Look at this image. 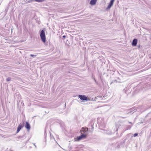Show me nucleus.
Returning a JSON list of instances; mask_svg holds the SVG:
<instances>
[{
	"instance_id": "obj_9",
	"label": "nucleus",
	"mask_w": 151,
	"mask_h": 151,
	"mask_svg": "<svg viewBox=\"0 0 151 151\" xmlns=\"http://www.w3.org/2000/svg\"><path fill=\"white\" fill-rule=\"evenodd\" d=\"M97 0H91L90 2V4L91 5H95L96 2Z\"/></svg>"
},
{
	"instance_id": "obj_13",
	"label": "nucleus",
	"mask_w": 151,
	"mask_h": 151,
	"mask_svg": "<svg viewBox=\"0 0 151 151\" xmlns=\"http://www.w3.org/2000/svg\"><path fill=\"white\" fill-rule=\"evenodd\" d=\"M30 56H32V57H34V56H36V55H32V54H31L30 55Z\"/></svg>"
},
{
	"instance_id": "obj_7",
	"label": "nucleus",
	"mask_w": 151,
	"mask_h": 151,
	"mask_svg": "<svg viewBox=\"0 0 151 151\" xmlns=\"http://www.w3.org/2000/svg\"><path fill=\"white\" fill-rule=\"evenodd\" d=\"M137 40L136 39H134L132 42V45L133 46H136L137 43Z\"/></svg>"
},
{
	"instance_id": "obj_3",
	"label": "nucleus",
	"mask_w": 151,
	"mask_h": 151,
	"mask_svg": "<svg viewBox=\"0 0 151 151\" xmlns=\"http://www.w3.org/2000/svg\"><path fill=\"white\" fill-rule=\"evenodd\" d=\"M78 97L80 99L82 100L87 101L88 100H90L89 99H88V97L85 95H79Z\"/></svg>"
},
{
	"instance_id": "obj_5",
	"label": "nucleus",
	"mask_w": 151,
	"mask_h": 151,
	"mask_svg": "<svg viewBox=\"0 0 151 151\" xmlns=\"http://www.w3.org/2000/svg\"><path fill=\"white\" fill-rule=\"evenodd\" d=\"M114 1V0H111L109 4V5L108 6L107 9H109L113 5V3Z\"/></svg>"
},
{
	"instance_id": "obj_2",
	"label": "nucleus",
	"mask_w": 151,
	"mask_h": 151,
	"mask_svg": "<svg viewBox=\"0 0 151 151\" xmlns=\"http://www.w3.org/2000/svg\"><path fill=\"white\" fill-rule=\"evenodd\" d=\"M87 136V134H81V135L80 136L77 137V139L76 140L78 141L81 140L83 138H85Z\"/></svg>"
},
{
	"instance_id": "obj_12",
	"label": "nucleus",
	"mask_w": 151,
	"mask_h": 151,
	"mask_svg": "<svg viewBox=\"0 0 151 151\" xmlns=\"http://www.w3.org/2000/svg\"><path fill=\"white\" fill-rule=\"evenodd\" d=\"M138 135L137 134V133H135L134 134V137H136Z\"/></svg>"
},
{
	"instance_id": "obj_14",
	"label": "nucleus",
	"mask_w": 151,
	"mask_h": 151,
	"mask_svg": "<svg viewBox=\"0 0 151 151\" xmlns=\"http://www.w3.org/2000/svg\"><path fill=\"white\" fill-rule=\"evenodd\" d=\"M63 37H65V36H63Z\"/></svg>"
},
{
	"instance_id": "obj_10",
	"label": "nucleus",
	"mask_w": 151,
	"mask_h": 151,
	"mask_svg": "<svg viewBox=\"0 0 151 151\" xmlns=\"http://www.w3.org/2000/svg\"><path fill=\"white\" fill-rule=\"evenodd\" d=\"M34 1L36 2H42L44 1V0H34Z\"/></svg>"
},
{
	"instance_id": "obj_6",
	"label": "nucleus",
	"mask_w": 151,
	"mask_h": 151,
	"mask_svg": "<svg viewBox=\"0 0 151 151\" xmlns=\"http://www.w3.org/2000/svg\"><path fill=\"white\" fill-rule=\"evenodd\" d=\"M25 127L28 130H29L30 128L29 124L27 122H26Z\"/></svg>"
},
{
	"instance_id": "obj_11",
	"label": "nucleus",
	"mask_w": 151,
	"mask_h": 151,
	"mask_svg": "<svg viewBox=\"0 0 151 151\" xmlns=\"http://www.w3.org/2000/svg\"><path fill=\"white\" fill-rule=\"evenodd\" d=\"M11 78L10 77H8L6 79V80L7 81H9L11 80Z\"/></svg>"
},
{
	"instance_id": "obj_1",
	"label": "nucleus",
	"mask_w": 151,
	"mask_h": 151,
	"mask_svg": "<svg viewBox=\"0 0 151 151\" xmlns=\"http://www.w3.org/2000/svg\"><path fill=\"white\" fill-rule=\"evenodd\" d=\"M40 37L42 41L45 43L46 42V36L44 31L42 30L40 33Z\"/></svg>"
},
{
	"instance_id": "obj_8",
	"label": "nucleus",
	"mask_w": 151,
	"mask_h": 151,
	"mask_svg": "<svg viewBox=\"0 0 151 151\" xmlns=\"http://www.w3.org/2000/svg\"><path fill=\"white\" fill-rule=\"evenodd\" d=\"M23 127V126H22V124H20L19 126L17 127V133H18L20 131L21 129Z\"/></svg>"
},
{
	"instance_id": "obj_4",
	"label": "nucleus",
	"mask_w": 151,
	"mask_h": 151,
	"mask_svg": "<svg viewBox=\"0 0 151 151\" xmlns=\"http://www.w3.org/2000/svg\"><path fill=\"white\" fill-rule=\"evenodd\" d=\"M88 131V128L86 127H83L81 130V134H86V132Z\"/></svg>"
}]
</instances>
